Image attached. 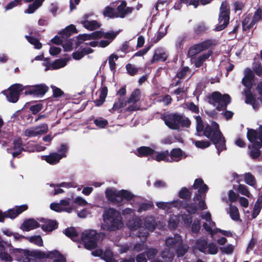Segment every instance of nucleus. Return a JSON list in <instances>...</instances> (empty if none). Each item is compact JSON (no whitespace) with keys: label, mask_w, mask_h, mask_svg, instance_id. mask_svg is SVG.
<instances>
[{"label":"nucleus","mask_w":262,"mask_h":262,"mask_svg":"<svg viewBox=\"0 0 262 262\" xmlns=\"http://www.w3.org/2000/svg\"><path fill=\"white\" fill-rule=\"evenodd\" d=\"M126 225L131 231L139 229L138 236L146 238L149 232H151L155 229L157 223L154 218L150 216L145 218L144 226H142L141 219L137 216H133L132 219L127 221Z\"/></svg>","instance_id":"obj_1"},{"label":"nucleus","mask_w":262,"mask_h":262,"mask_svg":"<svg viewBox=\"0 0 262 262\" xmlns=\"http://www.w3.org/2000/svg\"><path fill=\"white\" fill-rule=\"evenodd\" d=\"M193 188L198 190V194H196L193 198V204H188L186 206L185 209L191 214L196 212L198 206L199 209L203 210L206 209L207 207L205 202V193L208 188L207 186L204 184L203 181L201 179H196L193 184Z\"/></svg>","instance_id":"obj_2"},{"label":"nucleus","mask_w":262,"mask_h":262,"mask_svg":"<svg viewBox=\"0 0 262 262\" xmlns=\"http://www.w3.org/2000/svg\"><path fill=\"white\" fill-rule=\"evenodd\" d=\"M103 223L101 228L104 230L115 231L123 226L120 213L113 208L106 210L103 214Z\"/></svg>","instance_id":"obj_3"},{"label":"nucleus","mask_w":262,"mask_h":262,"mask_svg":"<svg viewBox=\"0 0 262 262\" xmlns=\"http://www.w3.org/2000/svg\"><path fill=\"white\" fill-rule=\"evenodd\" d=\"M219 128L218 124L215 122H211L210 124L206 125L204 134L206 137L213 142L219 155L222 150L226 149V146L225 139Z\"/></svg>","instance_id":"obj_4"},{"label":"nucleus","mask_w":262,"mask_h":262,"mask_svg":"<svg viewBox=\"0 0 262 262\" xmlns=\"http://www.w3.org/2000/svg\"><path fill=\"white\" fill-rule=\"evenodd\" d=\"M107 199L117 205H120L123 200H131L134 198V195L130 191L126 190H117L114 188H107L105 191Z\"/></svg>","instance_id":"obj_5"},{"label":"nucleus","mask_w":262,"mask_h":262,"mask_svg":"<svg viewBox=\"0 0 262 262\" xmlns=\"http://www.w3.org/2000/svg\"><path fill=\"white\" fill-rule=\"evenodd\" d=\"M247 137L252 146L251 156L253 158H256L260 155L259 149L262 145V126L260 127L258 134L254 130L249 129L247 132Z\"/></svg>","instance_id":"obj_6"},{"label":"nucleus","mask_w":262,"mask_h":262,"mask_svg":"<svg viewBox=\"0 0 262 262\" xmlns=\"http://www.w3.org/2000/svg\"><path fill=\"white\" fill-rule=\"evenodd\" d=\"M165 123L170 128L178 129L180 126L189 127L190 121L185 116L177 114H171L165 117Z\"/></svg>","instance_id":"obj_7"},{"label":"nucleus","mask_w":262,"mask_h":262,"mask_svg":"<svg viewBox=\"0 0 262 262\" xmlns=\"http://www.w3.org/2000/svg\"><path fill=\"white\" fill-rule=\"evenodd\" d=\"M104 236V234L97 233L95 230H88L82 233L80 235L81 240L84 243L86 249H94L97 245L98 238Z\"/></svg>","instance_id":"obj_8"},{"label":"nucleus","mask_w":262,"mask_h":262,"mask_svg":"<svg viewBox=\"0 0 262 262\" xmlns=\"http://www.w3.org/2000/svg\"><path fill=\"white\" fill-rule=\"evenodd\" d=\"M209 102L212 104L219 111L226 108L228 104L230 102V97L229 95H222L218 92H214L209 98Z\"/></svg>","instance_id":"obj_9"},{"label":"nucleus","mask_w":262,"mask_h":262,"mask_svg":"<svg viewBox=\"0 0 262 262\" xmlns=\"http://www.w3.org/2000/svg\"><path fill=\"white\" fill-rule=\"evenodd\" d=\"M50 208L56 212L71 213L74 210V206L70 198L61 200L59 203H52Z\"/></svg>","instance_id":"obj_10"},{"label":"nucleus","mask_w":262,"mask_h":262,"mask_svg":"<svg viewBox=\"0 0 262 262\" xmlns=\"http://www.w3.org/2000/svg\"><path fill=\"white\" fill-rule=\"evenodd\" d=\"M196 249L206 254H216L218 248L215 244L208 243L206 240L199 239L196 242Z\"/></svg>","instance_id":"obj_11"},{"label":"nucleus","mask_w":262,"mask_h":262,"mask_svg":"<svg viewBox=\"0 0 262 262\" xmlns=\"http://www.w3.org/2000/svg\"><path fill=\"white\" fill-rule=\"evenodd\" d=\"M229 20V8L226 2H223L220 8V13L219 18V24L216 27V30L221 31L223 30L228 24Z\"/></svg>","instance_id":"obj_12"},{"label":"nucleus","mask_w":262,"mask_h":262,"mask_svg":"<svg viewBox=\"0 0 262 262\" xmlns=\"http://www.w3.org/2000/svg\"><path fill=\"white\" fill-rule=\"evenodd\" d=\"M23 90V85L15 84L11 86L7 91H3V93L6 95L9 102L14 103L18 100L19 93Z\"/></svg>","instance_id":"obj_13"},{"label":"nucleus","mask_w":262,"mask_h":262,"mask_svg":"<svg viewBox=\"0 0 262 262\" xmlns=\"http://www.w3.org/2000/svg\"><path fill=\"white\" fill-rule=\"evenodd\" d=\"M23 90H25V95H30L34 96H42L48 91V88L45 84H39L36 85L23 86Z\"/></svg>","instance_id":"obj_14"},{"label":"nucleus","mask_w":262,"mask_h":262,"mask_svg":"<svg viewBox=\"0 0 262 262\" xmlns=\"http://www.w3.org/2000/svg\"><path fill=\"white\" fill-rule=\"evenodd\" d=\"M28 209V206L24 204L20 206H16L14 208L8 210L4 212H2L3 222H4L5 217L14 219L17 217L19 214L26 211Z\"/></svg>","instance_id":"obj_15"},{"label":"nucleus","mask_w":262,"mask_h":262,"mask_svg":"<svg viewBox=\"0 0 262 262\" xmlns=\"http://www.w3.org/2000/svg\"><path fill=\"white\" fill-rule=\"evenodd\" d=\"M37 255L41 258L54 259L53 262H66L63 256L57 251L37 252Z\"/></svg>","instance_id":"obj_16"},{"label":"nucleus","mask_w":262,"mask_h":262,"mask_svg":"<svg viewBox=\"0 0 262 262\" xmlns=\"http://www.w3.org/2000/svg\"><path fill=\"white\" fill-rule=\"evenodd\" d=\"M201 217L206 221V222L204 223L203 225L204 228L211 236H213L214 233L213 228L215 227V224L211 220L210 213L208 211L204 212L201 214Z\"/></svg>","instance_id":"obj_17"},{"label":"nucleus","mask_w":262,"mask_h":262,"mask_svg":"<svg viewBox=\"0 0 262 262\" xmlns=\"http://www.w3.org/2000/svg\"><path fill=\"white\" fill-rule=\"evenodd\" d=\"M92 13H88L83 15L80 23L83 27L89 30H93L99 28L101 25L96 20H89V18L92 16Z\"/></svg>","instance_id":"obj_18"},{"label":"nucleus","mask_w":262,"mask_h":262,"mask_svg":"<svg viewBox=\"0 0 262 262\" xmlns=\"http://www.w3.org/2000/svg\"><path fill=\"white\" fill-rule=\"evenodd\" d=\"M210 46V42L209 41H206L195 45L189 49L188 55L190 58H191L195 55H199V53L208 49Z\"/></svg>","instance_id":"obj_19"},{"label":"nucleus","mask_w":262,"mask_h":262,"mask_svg":"<svg viewBox=\"0 0 262 262\" xmlns=\"http://www.w3.org/2000/svg\"><path fill=\"white\" fill-rule=\"evenodd\" d=\"M92 254L95 256H100L106 262H116L110 249H106L104 252L101 249H97L93 251Z\"/></svg>","instance_id":"obj_20"},{"label":"nucleus","mask_w":262,"mask_h":262,"mask_svg":"<svg viewBox=\"0 0 262 262\" xmlns=\"http://www.w3.org/2000/svg\"><path fill=\"white\" fill-rule=\"evenodd\" d=\"M212 54V52L208 51L201 55H196L190 58L191 62L194 64L196 68L200 67L203 63L208 59Z\"/></svg>","instance_id":"obj_21"},{"label":"nucleus","mask_w":262,"mask_h":262,"mask_svg":"<svg viewBox=\"0 0 262 262\" xmlns=\"http://www.w3.org/2000/svg\"><path fill=\"white\" fill-rule=\"evenodd\" d=\"M182 242L181 236L178 234L174 235V237H169L165 240V244L168 249L177 248Z\"/></svg>","instance_id":"obj_22"},{"label":"nucleus","mask_w":262,"mask_h":262,"mask_svg":"<svg viewBox=\"0 0 262 262\" xmlns=\"http://www.w3.org/2000/svg\"><path fill=\"white\" fill-rule=\"evenodd\" d=\"M66 156V155L63 153L58 154L57 152H53L49 155L43 156L42 158L47 163L54 165L58 163L60 159Z\"/></svg>","instance_id":"obj_23"},{"label":"nucleus","mask_w":262,"mask_h":262,"mask_svg":"<svg viewBox=\"0 0 262 262\" xmlns=\"http://www.w3.org/2000/svg\"><path fill=\"white\" fill-rule=\"evenodd\" d=\"M68 60L64 59H56L52 63H46L45 66L46 67V71L51 70H56L64 67L67 64Z\"/></svg>","instance_id":"obj_24"},{"label":"nucleus","mask_w":262,"mask_h":262,"mask_svg":"<svg viewBox=\"0 0 262 262\" xmlns=\"http://www.w3.org/2000/svg\"><path fill=\"white\" fill-rule=\"evenodd\" d=\"M167 54L163 48H158L155 50L153 57L150 61L151 63H154L160 61H165L167 59Z\"/></svg>","instance_id":"obj_25"},{"label":"nucleus","mask_w":262,"mask_h":262,"mask_svg":"<svg viewBox=\"0 0 262 262\" xmlns=\"http://www.w3.org/2000/svg\"><path fill=\"white\" fill-rule=\"evenodd\" d=\"M186 157L185 154L180 148H174L170 152L169 162H178Z\"/></svg>","instance_id":"obj_26"},{"label":"nucleus","mask_w":262,"mask_h":262,"mask_svg":"<svg viewBox=\"0 0 262 262\" xmlns=\"http://www.w3.org/2000/svg\"><path fill=\"white\" fill-rule=\"evenodd\" d=\"M39 227V224L37 221L33 219H28L24 221L20 226V229L23 231H29Z\"/></svg>","instance_id":"obj_27"},{"label":"nucleus","mask_w":262,"mask_h":262,"mask_svg":"<svg viewBox=\"0 0 262 262\" xmlns=\"http://www.w3.org/2000/svg\"><path fill=\"white\" fill-rule=\"evenodd\" d=\"M126 3L124 1L121 2V4L117 7V17L123 18L127 14L130 13L133 11V8L130 7H126Z\"/></svg>","instance_id":"obj_28"},{"label":"nucleus","mask_w":262,"mask_h":262,"mask_svg":"<svg viewBox=\"0 0 262 262\" xmlns=\"http://www.w3.org/2000/svg\"><path fill=\"white\" fill-rule=\"evenodd\" d=\"M253 77L254 74L251 70L248 69L245 70V76L242 80L243 84L249 89L251 88Z\"/></svg>","instance_id":"obj_29"},{"label":"nucleus","mask_w":262,"mask_h":262,"mask_svg":"<svg viewBox=\"0 0 262 262\" xmlns=\"http://www.w3.org/2000/svg\"><path fill=\"white\" fill-rule=\"evenodd\" d=\"M14 147L13 149L14 151H9L11 153L13 157H16L18 156L21 151L23 150L24 148L23 147L22 141L20 138H18L15 139L13 142Z\"/></svg>","instance_id":"obj_30"},{"label":"nucleus","mask_w":262,"mask_h":262,"mask_svg":"<svg viewBox=\"0 0 262 262\" xmlns=\"http://www.w3.org/2000/svg\"><path fill=\"white\" fill-rule=\"evenodd\" d=\"M181 202L176 200L171 202H158L156 203V206L159 208L163 210H168L172 208V207H177L180 205Z\"/></svg>","instance_id":"obj_31"},{"label":"nucleus","mask_w":262,"mask_h":262,"mask_svg":"<svg viewBox=\"0 0 262 262\" xmlns=\"http://www.w3.org/2000/svg\"><path fill=\"white\" fill-rule=\"evenodd\" d=\"M135 154L139 157L151 155L152 158H154L155 150L148 147L142 146L137 149V152Z\"/></svg>","instance_id":"obj_32"},{"label":"nucleus","mask_w":262,"mask_h":262,"mask_svg":"<svg viewBox=\"0 0 262 262\" xmlns=\"http://www.w3.org/2000/svg\"><path fill=\"white\" fill-rule=\"evenodd\" d=\"M9 247V252L10 253H12V252L11 250L13 251V252H16L20 253L21 255H23L25 258L24 259H19V260L20 262H29L30 258L29 256H30V254L29 251L23 250V249H12L11 246H8Z\"/></svg>","instance_id":"obj_33"},{"label":"nucleus","mask_w":262,"mask_h":262,"mask_svg":"<svg viewBox=\"0 0 262 262\" xmlns=\"http://www.w3.org/2000/svg\"><path fill=\"white\" fill-rule=\"evenodd\" d=\"M154 157L153 159L156 160L157 161H164L165 162H169V153L168 151L163 152H157L155 151Z\"/></svg>","instance_id":"obj_34"},{"label":"nucleus","mask_w":262,"mask_h":262,"mask_svg":"<svg viewBox=\"0 0 262 262\" xmlns=\"http://www.w3.org/2000/svg\"><path fill=\"white\" fill-rule=\"evenodd\" d=\"M57 227V223L51 220H47L41 226L42 229L45 231L51 232L55 230Z\"/></svg>","instance_id":"obj_35"},{"label":"nucleus","mask_w":262,"mask_h":262,"mask_svg":"<svg viewBox=\"0 0 262 262\" xmlns=\"http://www.w3.org/2000/svg\"><path fill=\"white\" fill-rule=\"evenodd\" d=\"M33 0H26L27 2H30L32 1ZM45 0H35V2L31 5H29L28 9L25 11V13H32L34 11L37 9L39 7H40L42 4V3Z\"/></svg>","instance_id":"obj_36"},{"label":"nucleus","mask_w":262,"mask_h":262,"mask_svg":"<svg viewBox=\"0 0 262 262\" xmlns=\"http://www.w3.org/2000/svg\"><path fill=\"white\" fill-rule=\"evenodd\" d=\"M100 34L99 35L100 36H98V38H100L103 37L104 38L107 39V40L112 42V40L117 36L118 34V32H103L101 31H98Z\"/></svg>","instance_id":"obj_37"},{"label":"nucleus","mask_w":262,"mask_h":262,"mask_svg":"<svg viewBox=\"0 0 262 262\" xmlns=\"http://www.w3.org/2000/svg\"><path fill=\"white\" fill-rule=\"evenodd\" d=\"M100 34L98 31L94 32L91 34H80L78 36V38L83 41L89 40L91 39H98V36Z\"/></svg>","instance_id":"obj_38"},{"label":"nucleus","mask_w":262,"mask_h":262,"mask_svg":"<svg viewBox=\"0 0 262 262\" xmlns=\"http://www.w3.org/2000/svg\"><path fill=\"white\" fill-rule=\"evenodd\" d=\"M63 233L74 241H78V233L75 229L72 227L67 228Z\"/></svg>","instance_id":"obj_39"},{"label":"nucleus","mask_w":262,"mask_h":262,"mask_svg":"<svg viewBox=\"0 0 262 262\" xmlns=\"http://www.w3.org/2000/svg\"><path fill=\"white\" fill-rule=\"evenodd\" d=\"M76 31V28L74 25H71L68 26L64 30L60 32V34L62 35V37L64 39H68L71 33Z\"/></svg>","instance_id":"obj_40"},{"label":"nucleus","mask_w":262,"mask_h":262,"mask_svg":"<svg viewBox=\"0 0 262 262\" xmlns=\"http://www.w3.org/2000/svg\"><path fill=\"white\" fill-rule=\"evenodd\" d=\"M261 208L262 197H259L258 198L254 205L253 211L252 213V217L253 219L255 218L259 214Z\"/></svg>","instance_id":"obj_41"},{"label":"nucleus","mask_w":262,"mask_h":262,"mask_svg":"<svg viewBox=\"0 0 262 262\" xmlns=\"http://www.w3.org/2000/svg\"><path fill=\"white\" fill-rule=\"evenodd\" d=\"M189 247L183 243L176 248V254L178 257H183L187 252Z\"/></svg>","instance_id":"obj_42"},{"label":"nucleus","mask_w":262,"mask_h":262,"mask_svg":"<svg viewBox=\"0 0 262 262\" xmlns=\"http://www.w3.org/2000/svg\"><path fill=\"white\" fill-rule=\"evenodd\" d=\"M103 14L105 17L108 18L117 17V12L115 9L110 6H107L105 8Z\"/></svg>","instance_id":"obj_43"},{"label":"nucleus","mask_w":262,"mask_h":262,"mask_svg":"<svg viewBox=\"0 0 262 262\" xmlns=\"http://www.w3.org/2000/svg\"><path fill=\"white\" fill-rule=\"evenodd\" d=\"M140 98V91L139 89L134 90L129 98L127 102L128 103H136Z\"/></svg>","instance_id":"obj_44"},{"label":"nucleus","mask_w":262,"mask_h":262,"mask_svg":"<svg viewBox=\"0 0 262 262\" xmlns=\"http://www.w3.org/2000/svg\"><path fill=\"white\" fill-rule=\"evenodd\" d=\"M26 238L31 243L35 244L38 246L43 245V241L39 235H34L33 236L26 237Z\"/></svg>","instance_id":"obj_45"},{"label":"nucleus","mask_w":262,"mask_h":262,"mask_svg":"<svg viewBox=\"0 0 262 262\" xmlns=\"http://www.w3.org/2000/svg\"><path fill=\"white\" fill-rule=\"evenodd\" d=\"M34 127L35 128L37 136L45 134L48 131V125L47 124H42Z\"/></svg>","instance_id":"obj_46"},{"label":"nucleus","mask_w":262,"mask_h":262,"mask_svg":"<svg viewBox=\"0 0 262 262\" xmlns=\"http://www.w3.org/2000/svg\"><path fill=\"white\" fill-rule=\"evenodd\" d=\"M245 182L248 185L254 186L255 185L256 181L254 176L250 173H246L244 176Z\"/></svg>","instance_id":"obj_47"},{"label":"nucleus","mask_w":262,"mask_h":262,"mask_svg":"<svg viewBox=\"0 0 262 262\" xmlns=\"http://www.w3.org/2000/svg\"><path fill=\"white\" fill-rule=\"evenodd\" d=\"M127 102L125 99L122 97L118 99L117 102L115 103L113 107L114 110H117L122 108L126 105Z\"/></svg>","instance_id":"obj_48"},{"label":"nucleus","mask_w":262,"mask_h":262,"mask_svg":"<svg viewBox=\"0 0 262 262\" xmlns=\"http://www.w3.org/2000/svg\"><path fill=\"white\" fill-rule=\"evenodd\" d=\"M94 122L95 124L99 128H104L108 124V121L101 117L95 119Z\"/></svg>","instance_id":"obj_49"},{"label":"nucleus","mask_w":262,"mask_h":262,"mask_svg":"<svg viewBox=\"0 0 262 262\" xmlns=\"http://www.w3.org/2000/svg\"><path fill=\"white\" fill-rule=\"evenodd\" d=\"M250 16H247L245 18L243 21V29L244 30H246L251 28L255 24H253V20H251Z\"/></svg>","instance_id":"obj_50"},{"label":"nucleus","mask_w":262,"mask_h":262,"mask_svg":"<svg viewBox=\"0 0 262 262\" xmlns=\"http://www.w3.org/2000/svg\"><path fill=\"white\" fill-rule=\"evenodd\" d=\"M229 213L232 219L234 220H237L238 219L239 212L236 207L234 206H230Z\"/></svg>","instance_id":"obj_51"},{"label":"nucleus","mask_w":262,"mask_h":262,"mask_svg":"<svg viewBox=\"0 0 262 262\" xmlns=\"http://www.w3.org/2000/svg\"><path fill=\"white\" fill-rule=\"evenodd\" d=\"M179 218L180 217H178L176 215L170 216L168 222L169 227L170 228H175L180 221Z\"/></svg>","instance_id":"obj_52"},{"label":"nucleus","mask_w":262,"mask_h":262,"mask_svg":"<svg viewBox=\"0 0 262 262\" xmlns=\"http://www.w3.org/2000/svg\"><path fill=\"white\" fill-rule=\"evenodd\" d=\"M237 190L238 192L241 194L245 195L248 198H250L251 196V194L248 190L247 187L244 185H239Z\"/></svg>","instance_id":"obj_53"},{"label":"nucleus","mask_w":262,"mask_h":262,"mask_svg":"<svg viewBox=\"0 0 262 262\" xmlns=\"http://www.w3.org/2000/svg\"><path fill=\"white\" fill-rule=\"evenodd\" d=\"M27 40L37 49H40L41 48V43H40L36 39L29 36H26Z\"/></svg>","instance_id":"obj_54"},{"label":"nucleus","mask_w":262,"mask_h":262,"mask_svg":"<svg viewBox=\"0 0 262 262\" xmlns=\"http://www.w3.org/2000/svg\"><path fill=\"white\" fill-rule=\"evenodd\" d=\"M167 27H165L164 28L163 25L161 26V27L159 30V31L158 32L155 42L160 40L162 38H163L166 35V32H167Z\"/></svg>","instance_id":"obj_55"},{"label":"nucleus","mask_w":262,"mask_h":262,"mask_svg":"<svg viewBox=\"0 0 262 262\" xmlns=\"http://www.w3.org/2000/svg\"><path fill=\"white\" fill-rule=\"evenodd\" d=\"M234 249V246L231 244H228L226 246L222 247L221 250L222 253L226 254H231L232 253Z\"/></svg>","instance_id":"obj_56"},{"label":"nucleus","mask_w":262,"mask_h":262,"mask_svg":"<svg viewBox=\"0 0 262 262\" xmlns=\"http://www.w3.org/2000/svg\"><path fill=\"white\" fill-rule=\"evenodd\" d=\"M24 135L25 136L29 138L37 136L35 131V128L34 127L26 129L24 131Z\"/></svg>","instance_id":"obj_57"},{"label":"nucleus","mask_w":262,"mask_h":262,"mask_svg":"<svg viewBox=\"0 0 262 262\" xmlns=\"http://www.w3.org/2000/svg\"><path fill=\"white\" fill-rule=\"evenodd\" d=\"M200 0H181L182 4L188 6H192L194 8H196L199 4Z\"/></svg>","instance_id":"obj_58"},{"label":"nucleus","mask_w":262,"mask_h":262,"mask_svg":"<svg viewBox=\"0 0 262 262\" xmlns=\"http://www.w3.org/2000/svg\"><path fill=\"white\" fill-rule=\"evenodd\" d=\"M146 254L149 259H152L158 253V250L155 248H148L146 250Z\"/></svg>","instance_id":"obj_59"},{"label":"nucleus","mask_w":262,"mask_h":262,"mask_svg":"<svg viewBox=\"0 0 262 262\" xmlns=\"http://www.w3.org/2000/svg\"><path fill=\"white\" fill-rule=\"evenodd\" d=\"M74 203L80 206H85L88 204L85 200L80 196H77L73 199Z\"/></svg>","instance_id":"obj_60"},{"label":"nucleus","mask_w":262,"mask_h":262,"mask_svg":"<svg viewBox=\"0 0 262 262\" xmlns=\"http://www.w3.org/2000/svg\"><path fill=\"white\" fill-rule=\"evenodd\" d=\"M262 18V11L260 9H257L254 13L253 17V24H255Z\"/></svg>","instance_id":"obj_61"},{"label":"nucleus","mask_w":262,"mask_h":262,"mask_svg":"<svg viewBox=\"0 0 262 262\" xmlns=\"http://www.w3.org/2000/svg\"><path fill=\"white\" fill-rule=\"evenodd\" d=\"M194 144L197 147L204 148L208 147L210 145V143L208 141H197L195 142Z\"/></svg>","instance_id":"obj_62"},{"label":"nucleus","mask_w":262,"mask_h":262,"mask_svg":"<svg viewBox=\"0 0 262 262\" xmlns=\"http://www.w3.org/2000/svg\"><path fill=\"white\" fill-rule=\"evenodd\" d=\"M126 69L127 72L131 75H135L138 71V69L131 64H127L126 66Z\"/></svg>","instance_id":"obj_63"},{"label":"nucleus","mask_w":262,"mask_h":262,"mask_svg":"<svg viewBox=\"0 0 262 262\" xmlns=\"http://www.w3.org/2000/svg\"><path fill=\"white\" fill-rule=\"evenodd\" d=\"M179 196L182 199H186L190 196V193L187 189L184 188L180 191Z\"/></svg>","instance_id":"obj_64"}]
</instances>
